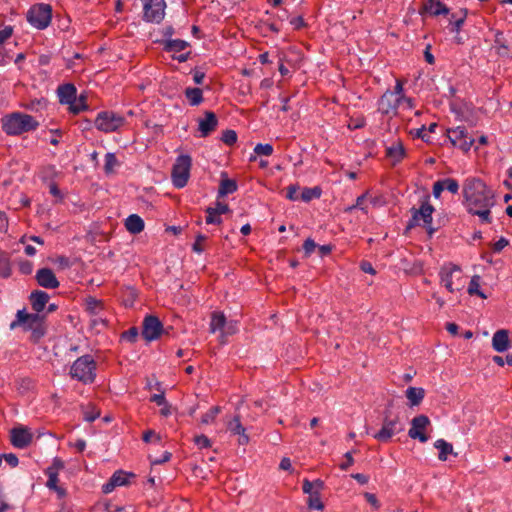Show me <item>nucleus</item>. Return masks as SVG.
<instances>
[{
    "label": "nucleus",
    "mask_w": 512,
    "mask_h": 512,
    "mask_svg": "<svg viewBox=\"0 0 512 512\" xmlns=\"http://www.w3.org/2000/svg\"><path fill=\"white\" fill-rule=\"evenodd\" d=\"M125 227L130 233L138 234L144 229V221L137 214H131L125 220Z\"/></svg>",
    "instance_id": "25"
},
{
    "label": "nucleus",
    "mask_w": 512,
    "mask_h": 512,
    "mask_svg": "<svg viewBox=\"0 0 512 512\" xmlns=\"http://www.w3.org/2000/svg\"><path fill=\"white\" fill-rule=\"evenodd\" d=\"M19 270L22 274L29 275L33 271V263L28 260L21 261L19 263Z\"/></svg>",
    "instance_id": "50"
},
{
    "label": "nucleus",
    "mask_w": 512,
    "mask_h": 512,
    "mask_svg": "<svg viewBox=\"0 0 512 512\" xmlns=\"http://www.w3.org/2000/svg\"><path fill=\"white\" fill-rule=\"evenodd\" d=\"M425 396V390L421 387H409L406 390V397L410 402V406H418Z\"/></svg>",
    "instance_id": "28"
},
{
    "label": "nucleus",
    "mask_w": 512,
    "mask_h": 512,
    "mask_svg": "<svg viewBox=\"0 0 512 512\" xmlns=\"http://www.w3.org/2000/svg\"><path fill=\"white\" fill-rule=\"evenodd\" d=\"M441 284L451 293L465 287V280L460 266L452 263L444 264L439 271Z\"/></svg>",
    "instance_id": "5"
},
{
    "label": "nucleus",
    "mask_w": 512,
    "mask_h": 512,
    "mask_svg": "<svg viewBox=\"0 0 512 512\" xmlns=\"http://www.w3.org/2000/svg\"><path fill=\"white\" fill-rule=\"evenodd\" d=\"M150 400L152 402L156 403L158 406H162L163 404H165L167 402L166 398H165V395H164V392H161L160 394L152 395Z\"/></svg>",
    "instance_id": "61"
},
{
    "label": "nucleus",
    "mask_w": 512,
    "mask_h": 512,
    "mask_svg": "<svg viewBox=\"0 0 512 512\" xmlns=\"http://www.w3.org/2000/svg\"><path fill=\"white\" fill-rule=\"evenodd\" d=\"M57 94L61 104L69 105L75 100L77 90L73 84L67 83L58 87Z\"/></svg>",
    "instance_id": "24"
},
{
    "label": "nucleus",
    "mask_w": 512,
    "mask_h": 512,
    "mask_svg": "<svg viewBox=\"0 0 512 512\" xmlns=\"http://www.w3.org/2000/svg\"><path fill=\"white\" fill-rule=\"evenodd\" d=\"M35 279L38 285L45 289H56L60 285V282L50 268H41L37 270Z\"/></svg>",
    "instance_id": "19"
},
{
    "label": "nucleus",
    "mask_w": 512,
    "mask_h": 512,
    "mask_svg": "<svg viewBox=\"0 0 512 512\" xmlns=\"http://www.w3.org/2000/svg\"><path fill=\"white\" fill-rule=\"evenodd\" d=\"M351 477L353 479H355L358 483H360L361 485H365L368 483L369 481V477L365 474H362V473H354V474H351Z\"/></svg>",
    "instance_id": "63"
},
{
    "label": "nucleus",
    "mask_w": 512,
    "mask_h": 512,
    "mask_svg": "<svg viewBox=\"0 0 512 512\" xmlns=\"http://www.w3.org/2000/svg\"><path fill=\"white\" fill-rule=\"evenodd\" d=\"M493 361L499 366H504L505 363L512 366V354H507L505 359L501 356H494Z\"/></svg>",
    "instance_id": "54"
},
{
    "label": "nucleus",
    "mask_w": 512,
    "mask_h": 512,
    "mask_svg": "<svg viewBox=\"0 0 512 512\" xmlns=\"http://www.w3.org/2000/svg\"><path fill=\"white\" fill-rule=\"evenodd\" d=\"M129 476H134V474H128L123 471H116L111 477L115 482L116 486H123L128 483Z\"/></svg>",
    "instance_id": "41"
},
{
    "label": "nucleus",
    "mask_w": 512,
    "mask_h": 512,
    "mask_svg": "<svg viewBox=\"0 0 512 512\" xmlns=\"http://www.w3.org/2000/svg\"><path fill=\"white\" fill-rule=\"evenodd\" d=\"M308 506L316 510H322L324 508V505L320 500V494H317V491H314V493L309 496Z\"/></svg>",
    "instance_id": "43"
},
{
    "label": "nucleus",
    "mask_w": 512,
    "mask_h": 512,
    "mask_svg": "<svg viewBox=\"0 0 512 512\" xmlns=\"http://www.w3.org/2000/svg\"><path fill=\"white\" fill-rule=\"evenodd\" d=\"M11 275V266L8 257L0 258V276L8 278Z\"/></svg>",
    "instance_id": "44"
},
{
    "label": "nucleus",
    "mask_w": 512,
    "mask_h": 512,
    "mask_svg": "<svg viewBox=\"0 0 512 512\" xmlns=\"http://www.w3.org/2000/svg\"><path fill=\"white\" fill-rule=\"evenodd\" d=\"M509 244L508 240L504 237H501L493 246L494 252H500L503 248H505Z\"/></svg>",
    "instance_id": "62"
},
{
    "label": "nucleus",
    "mask_w": 512,
    "mask_h": 512,
    "mask_svg": "<svg viewBox=\"0 0 512 512\" xmlns=\"http://www.w3.org/2000/svg\"><path fill=\"white\" fill-rule=\"evenodd\" d=\"M171 327L165 329L157 316L147 315L142 322V336L148 341L157 340L161 334H168Z\"/></svg>",
    "instance_id": "9"
},
{
    "label": "nucleus",
    "mask_w": 512,
    "mask_h": 512,
    "mask_svg": "<svg viewBox=\"0 0 512 512\" xmlns=\"http://www.w3.org/2000/svg\"><path fill=\"white\" fill-rule=\"evenodd\" d=\"M405 155L404 147L401 143H394L386 148V156L396 164L400 162Z\"/></svg>",
    "instance_id": "26"
},
{
    "label": "nucleus",
    "mask_w": 512,
    "mask_h": 512,
    "mask_svg": "<svg viewBox=\"0 0 512 512\" xmlns=\"http://www.w3.org/2000/svg\"><path fill=\"white\" fill-rule=\"evenodd\" d=\"M360 269L364 272V273H369L371 275H374L376 274V270L374 269V267L372 266V264L368 261H362L360 263Z\"/></svg>",
    "instance_id": "57"
},
{
    "label": "nucleus",
    "mask_w": 512,
    "mask_h": 512,
    "mask_svg": "<svg viewBox=\"0 0 512 512\" xmlns=\"http://www.w3.org/2000/svg\"><path fill=\"white\" fill-rule=\"evenodd\" d=\"M49 299V295L42 290L33 291L29 297L31 307L37 313H40L44 310Z\"/></svg>",
    "instance_id": "23"
},
{
    "label": "nucleus",
    "mask_w": 512,
    "mask_h": 512,
    "mask_svg": "<svg viewBox=\"0 0 512 512\" xmlns=\"http://www.w3.org/2000/svg\"><path fill=\"white\" fill-rule=\"evenodd\" d=\"M2 129L7 135H20L25 132L36 130L38 121L31 115L14 112L2 118Z\"/></svg>",
    "instance_id": "2"
},
{
    "label": "nucleus",
    "mask_w": 512,
    "mask_h": 512,
    "mask_svg": "<svg viewBox=\"0 0 512 512\" xmlns=\"http://www.w3.org/2000/svg\"><path fill=\"white\" fill-rule=\"evenodd\" d=\"M218 119L214 112L205 111L204 117L198 120V130L201 137L209 136L217 127Z\"/></svg>",
    "instance_id": "20"
},
{
    "label": "nucleus",
    "mask_w": 512,
    "mask_h": 512,
    "mask_svg": "<svg viewBox=\"0 0 512 512\" xmlns=\"http://www.w3.org/2000/svg\"><path fill=\"white\" fill-rule=\"evenodd\" d=\"M238 188V185L234 179L226 178V195L234 193Z\"/></svg>",
    "instance_id": "60"
},
{
    "label": "nucleus",
    "mask_w": 512,
    "mask_h": 512,
    "mask_svg": "<svg viewBox=\"0 0 512 512\" xmlns=\"http://www.w3.org/2000/svg\"><path fill=\"white\" fill-rule=\"evenodd\" d=\"M480 279L479 275H474L470 280L467 291L470 295H478L479 297L486 299L487 296L480 290Z\"/></svg>",
    "instance_id": "34"
},
{
    "label": "nucleus",
    "mask_w": 512,
    "mask_h": 512,
    "mask_svg": "<svg viewBox=\"0 0 512 512\" xmlns=\"http://www.w3.org/2000/svg\"><path fill=\"white\" fill-rule=\"evenodd\" d=\"M443 191H444V187L441 183V180L436 181L433 185V190H432L433 196L438 199V198H440L441 193Z\"/></svg>",
    "instance_id": "59"
},
{
    "label": "nucleus",
    "mask_w": 512,
    "mask_h": 512,
    "mask_svg": "<svg viewBox=\"0 0 512 512\" xmlns=\"http://www.w3.org/2000/svg\"><path fill=\"white\" fill-rule=\"evenodd\" d=\"M321 193H322V190L318 186H315L312 188H304L300 195V199L304 202H309L313 199L320 198Z\"/></svg>",
    "instance_id": "33"
},
{
    "label": "nucleus",
    "mask_w": 512,
    "mask_h": 512,
    "mask_svg": "<svg viewBox=\"0 0 512 512\" xmlns=\"http://www.w3.org/2000/svg\"><path fill=\"white\" fill-rule=\"evenodd\" d=\"M143 4V20L160 23L165 16V0H141Z\"/></svg>",
    "instance_id": "10"
},
{
    "label": "nucleus",
    "mask_w": 512,
    "mask_h": 512,
    "mask_svg": "<svg viewBox=\"0 0 512 512\" xmlns=\"http://www.w3.org/2000/svg\"><path fill=\"white\" fill-rule=\"evenodd\" d=\"M191 158L188 155H181L177 158L172 168V183L180 189L186 186L189 179Z\"/></svg>",
    "instance_id": "8"
},
{
    "label": "nucleus",
    "mask_w": 512,
    "mask_h": 512,
    "mask_svg": "<svg viewBox=\"0 0 512 512\" xmlns=\"http://www.w3.org/2000/svg\"><path fill=\"white\" fill-rule=\"evenodd\" d=\"M116 487L117 486L111 477L110 480L102 486V491L103 493L108 494L111 493Z\"/></svg>",
    "instance_id": "64"
},
{
    "label": "nucleus",
    "mask_w": 512,
    "mask_h": 512,
    "mask_svg": "<svg viewBox=\"0 0 512 512\" xmlns=\"http://www.w3.org/2000/svg\"><path fill=\"white\" fill-rule=\"evenodd\" d=\"M184 94L191 106H198L203 102V92L200 88L187 87Z\"/></svg>",
    "instance_id": "30"
},
{
    "label": "nucleus",
    "mask_w": 512,
    "mask_h": 512,
    "mask_svg": "<svg viewBox=\"0 0 512 512\" xmlns=\"http://www.w3.org/2000/svg\"><path fill=\"white\" fill-rule=\"evenodd\" d=\"M449 11V8L440 1L425 0L419 10V14L421 16H424L425 14H429L430 16H439L447 15L449 14Z\"/></svg>",
    "instance_id": "21"
},
{
    "label": "nucleus",
    "mask_w": 512,
    "mask_h": 512,
    "mask_svg": "<svg viewBox=\"0 0 512 512\" xmlns=\"http://www.w3.org/2000/svg\"><path fill=\"white\" fill-rule=\"evenodd\" d=\"M32 439V433L25 427H15L11 430V443L16 448H26L30 445Z\"/></svg>",
    "instance_id": "18"
},
{
    "label": "nucleus",
    "mask_w": 512,
    "mask_h": 512,
    "mask_svg": "<svg viewBox=\"0 0 512 512\" xmlns=\"http://www.w3.org/2000/svg\"><path fill=\"white\" fill-rule=\"evenodd\" d=\"M353 452L354 451H349V452L345 453V455H344L345 461L339 465L341 470H347L350 466L353 465V463H354V458L352 456Z\"/></svg>",
    "instance_id": "52"
},
{
    "label": "nucleus",
    "mask_w": 512,
    "mask_h": 512,
    "mask_svg": "<svg viewBox=\"0 0 512 512\" xmlns=\"http://www.w3.org/2000/svg\"><path fill=\"white\" fill-rule=\"evenodd\" d=\"M219 332V337H224V312L218 311L212 314V319L210 322V332L215 333Z\"/></svg>",
    "instance_id": "27"
},
{
    "label": "nucleus",
    "mask_w": 512,
    "mask_h": 512,
    "mask_svg": "<svg viewBox=\"0 0 512 512\" xmlns=\"http://www.w3.org/2000/svg\"><path fill=\"white\" fill-rule=\"evenodd\" d=\"M86 101L87 97L85 95L82 94L79 97L76 96L75 100H73V103L68 105L69 111L76 115L82 111L88 110L89 106Z\"/></svg>",
    "instance_id": "32"
},
{
    "label": "nucleus",
    "mask_w": 512,
    "mask_h": 512,
    "mask_svg": "<svg viewBox=\"0 0 512 512\" xmlns=\"http://www.w3.org/2000/svg\"><path fill=\"white\" fill-rule=\"evenodd\" d=\"M434 447L439 450L438 458L441 461H446L449 454L453 453V446L451 443L444 439H438L434 443Z\"/></svg>",
    "instance_id": "31"
},
{
    "label": "nucleus",
    "mask_w": 512,
    "mask_h": 512,
    "mask_svg": "<svg viewBox=\"0 0 512 512\" xmlns=\"http://www.w3.org/2000/svg\"><path fill=\"white\" fill-rule=\"evenodd\" d=\"M153 437L155 438V440H156L157 442H160L161 437H160L159 435L155 434V432H154L153 430H147V431H145V432H144V434H143V441H144V442H146V443H148V442H150V441H151V439H152Z\"/></svg>",
    "instance_id": "58"
},
{
    "label": "nucleus",
    "mask_w": 512,
    "mask_h": 512,
    "mask_svg": "<svg viewBox=\"0 0 512 512\" xmlns=\"http://www.w3.org/2000/svg\"><path fill=\"white\" fill-rule=\"evenodd\" d=\"M100 415V412L96 410L94 407H88L84 411V420L87 422H93L96 420Z\"/></svg>",
    "instance_id": "48"
},
{
    "label": "nucleus",
    "mask_w": 512,
    "mask_h": 512,
    "mask_svg": "<svg viewBox=\"0 0 512 512\" xmlns=\"http://www.w3.org/2000/svg\"><path fill=\"white\" fill-rule=\"evenodd\" d=\"M492 347L496 352L502 353L511 347L509 333L505 329L497 330L492 337Z\"/></svg>",
    "instance_id": "22"
},
{
    "label": "nucleus",
    "mask_w": 512,
    "mask_h": 512,
    "mask_svg": "<svg viewBox=\"0 0 512 512\" xmlns=\"http://www.w3.org/2000/svg\"><path fill=\"white\" fill-rule=\"evenodd\" d=\"M28 23L36 29L47 28L52 19V7L49 4L37 3L32 5L26 14Z\"/></svg>",
    "instance_id": "6"
},
{
    "label": "nucleus",
    "mask_w": 512,
    "mask_h": 512,
    "mask_svg": "<svg viewBox=\"0 0 512 512\" xmlns=\"http://www.w3.org/2000/svg\"><path fill=\"white\" fill-rule=\"evenodd\" d=\"M13 34L12 26H5L3 29H0V44L4 43L7 39H9Z\"/></svg>",
    "instance_id": "53"
},
{
    "label": "nucleus",
    "mask_w": 512,
    "mask_h": 512,
    "mask_svg": "<svg viewBox=\"0 0 512 512\" xmlns=\"http://www.w3.org/2000/svg\"><path fill=\"white\" fill-rule=\"evenodd\" d=\"M125 117L113 111H101L94 121L96 128L102 132L110 133L118 130L125 124Z\"/></svg>",
    "instance_id": "7"
},
{
    "label": "nucleus",
    "mask_w": 512,
    "mask_h": 512,
    "mask_svg": "<svg viewBox=\"0 0 512 512\" xmlns=\"http://www.w3.org/2000/svg\"><path fill=\"white\" fill-rule=\"evenodd\" d=\"M286 197L291 201L300 199V196L298 195V187L296 185L288 186Z\"/></svg>",
    "instance_id": "51"
},
{
    "label": "nucleus",
    "mask_w": 512,
    "mask_h": 512,
    "mask_svg": "<svg viewBox=\"0 0 512 512\" xmlns=\"http://www.w3.org/2000/svg\"><path fill=\"white\" fill-rule=\"evenodd\" d=\"M447 137L453 146L458 147L463 152H468L475 142L473 136L469 135L464 126L448 129Z\"/></svg>",
    "instance_id": "11"
},
{
    "label": "nucleus",
    "mask_w": 512,
    "mask_h": 512,
    "mask_svg": "<svg viewBox=\"0 0 512 512\" xmlns=\"http://www.w3.org/2000/svg\"><path fill=\"white\" fill-rule=\"evenodd\" d=\"M44 316L40 313L29 314L24 309L18 310L16 313V319L10 323V329L14 330L16 327L25 325L26 329H32L34 327L41 326Z\"/></svg>",
    "instance_id": "14"
},
{
    "label": "nucleus",
    "mask_w": 512,
    "mask_h": 512,
    "mask_svg": "<svg viewBox=\"0 0 512 512\" xmlns=\"http://www.w3.org/2000/svg\"><path fill=\"white\" fill-rule=\"evenodd\" d=\"M444 190H448L452 194H457L459 191V184L457 180L453 178H445L441 180Z\"/></svg>",
    "instance_id": "37"
},
{
    "label": "nucleus",
    "mask_w": 512,
    "mask_h": 512,
    "mask_svg": "<svg viewBox=\"0 0 512 512\" xmlns=\"http://www.w3.org/2000/svg\"><path fill=\"white\" fill-rule=\"evenodd\" d=\"M237 142V133L234 130L226 129V145H233Z\"/></svg>",
    "instance_id": "56"
},
{
    "label": "nucleus",
    "mask_w": 512,
    "mask_h": 512,
    "mask_svg": "<svg viewBox=\"0 0 512 512\" xmlns=\"http://www.w3.org/2000/svg\"><path fill=\"white\" fill-rule=\"evenodd\" d=\"M119 166V162L114 153L108 152L105 155L104 171L106 174L114 172L115 168Z\"/></svg>",
    "instance_id": "35"
},
{
    "label": "nucleus",
    "mask_w": 512,
    "mask_h": 512,
    "mask_svg": "<svg viewBox=\"0 0 512 512\" xmlns=\"http://www.w3.org/2000/svg\"><path fill=\"white\" fill-rule=\"evenodd\" d=\"M430 420L426 415H418L411 421V428L408 435L412 439H418L420 442L425 443L428 441V436L422 432L428 425Z\"/></svg>",
    "instance_id": "16"
},
{
    "label": "nucleus",
    "mask_w": 512,
    "mask_h": 512,
    "mask_svg": "<svg viewBox=\"0 0 512 512\" xmlns=\"http://www.w3.org/2000/svg\"><path fill=\"white\" fill-rule=\"evenodd\" d=\"M401 102V97L395 96V93L386 91L378 101V111L384 115L396 113V110Z\"/></svg>",
    "instance_id": "17"
},
{
    "label": "nucleus",
    "mask_w": 512,
    "mask_h": 512,
    "mask_svg": "<svg viewBox=\"0 0 512 512\" xmlns=\"http://www.w3.org/2000/svg\"><path fill=\"white\" fill-rule=\"evenodd\" d=\"M70 375L84 384L93 383L96 378V362L91 355L76 359L70 368Z\"/></svg>",
    "instance_id": "4"
},
{
    "label": "nucleus",
    "mask_w": 512,
    "mask_h": 512,
    "mask_svg": "<svg viewBox=\"0 0 512 512\" xmlns=\"http://www.w3.org/2000/svg\"><path fill=\"white\" fill-rule=\"evenodd\" d=\"M166 52H180L189 46V43L181 39H166L162 41Z\"/></svg>",
    "instance_id": "29"
},
{
    "label": "nucleus",
    "mask_w": 512,
    "mask_h": 512,
    "mask_svg": "<svg viewBox=\"0 0 512 512\" xmlns=\"http://www.w3.org/2000/svg\"><path fill=\"white\" fill-rule=\"evenodd\" d=\"M465 14L458 18V19H455V15L452 14L449 18V24H450V31L453 32V33H456V34H459V31L465 21Z\"/></svg>",
    "instance_id": "38"
},
{
    "label": "nucleus",
    "mask_w": 512,
    "mask_h": 512,
    "mask_svg": "<svg viewBox=\"0 0 512 512\" xmlns=\"http://www.w3.org/2000/svg\"><path fill=\"white\" fill-rule=\"evenodd\" d=\"M86 306H87L88 311H90L93 314H97L98 311L101 309L102 304L100 301L96 300L95 298L89 297L86 300Z\"/></svg>",
    "instance_id": "45"
},
{
    "label": "nucleus",
    "mask_w": 512,
    "mask_h": 512,
    "mask_svg": "<svg viewBox=\"0 0 512 512\" xmlns=\"http://www.w3.org/2000/svg\"><path fill=\"white\" fill-rule=\"evenodd\" d=\"M316 248H317V244L315 243V241L313 239L308 238L304 241L303 250H304L306 257H309L314 252V250Z\"/></svg>",
    "instance_id": "49"
},
{
    "label": "nucleus",
    "mask_w": 512,
    "mask_h": 512,
    "mask_svg": "<svg viewBox=\"0 0 512 512\" xmlns=\"http://www.w3.org/2000/svg\"><path fill=\"white\" fill-rule=\"evenodd\" d=\"M254 153L259 156H270L273 153V146L259 143L254 147Z\"/></svg>",
    "instance_id": "42"
},
{
    "label": "nucleus",
    "mask_w": 512,
    "mask_h": 512,
    "mask_svg": "<svg viewBox=\"0 0 512 512\" xmlns=\"http://www.w3.org/2000/svg\"><path fill=\"white\" fill-rule=\"evenodd\" d=\"M206 240V237L202 234H199L196 238L195 243L192 246V249L196 253H201L203 251V247L201 243Z\"/></svg>",
    "instance_id": "55"
},
{
    "label": "nucleus",
    "mask_w": 512,
    "mask_h": 512,
    "mask_svg": "<svg viewBox=\"0 0 512 512\" xmlns=\"http://www.w3.org/2000/svg\"><path fill=\"white\" fill-rule=\"evenodd\" d=\"M47 475H48V480H47V487L50 488V489H57V483L59 481L58 479V473L57 471H54V468L53 467H49L47 469Z\"/></svg>",
    "instance_id": "40"
},
{
    "label": "nucleus",
    "mask_w": 512,
    "mask_h": 512,
    "mask_svg": "<svg viewBox=\"0 0 512 512\" xmlns=\"http://www.w3.org/2000/svg\"><path fill=\"white\" fill-rule=\"evenodd\" d=\"M138 335V329L136 327H131L122 334V338L127 340L128 342L133 343L137 340Z\"/></svg>",
    "instance_id": "47"
},
{
    "label": "nucleus",
    "mask_w": 512,
    "mask_h": 512,
    "mask_svg": "<svg viewBox=\"0 0 512 512\" xmlns=\"http://www.w3.org/2000/svg\"><path fill=\"white\" fill-rule=\"evenodd\" d=\"M464 204L467 211L481 207H493L494 193L478 178L466 179L463 184Z\"/></svg>",
    "instance_id": "1"
},
{
    "label": "nucleus",
    "mask_w": 512,
    "mask_h": 512,
    "mask_svg": "<svg viewBox=\"0 0 512 512\" xmlns=\"http://www.w3.org/2000/svg\"><path fill=\"white\" fill-rule=\"evenodd\" d=\"M402 430L403 427L399 422V418L396 417L391 419L389 415L386 413L383 420L382 428L377 433H375L373 437L379 440L380 442H387L392 438V436L401 432Z\"/></svg>",
    "instance_id": "13"
},
{
    "label": "nucleus",
    "mask_w": 512,
    "mask_h": 512,
    "mask_svg": "<svg viewBox=\"0 0 512 512\" xmlns=\"http://www.w3.org/2000/svg\"><path fill=\"white\" fill-rule=\"evenodd\" d=\"M224 197V172L220 173L219 184H218V200L216 202L215 207H207L206 208V224H221L222 219L221 215L224 213V204L220 201V199Z\"/></svg>",
    "instance_id": "12"
},
{
    "label": "nucleus",
    "mask_w": 512,
    "mask_h": 512,
    "mask_svg": "<svg viewBox=\"0 0 512 512\" xmlns=\"http://www.w3.org/2000/svg\"><path fill=\"white\" fill-rule=\"evenodd\" d=\"M194 443L200 448H208L211 446L210 439L205 435H197L193 439Z\"/></svg>",
    "instance_id": "46"
},
{
    "label": "nucleus",
    "mask_w": 512,
    "mask_h": 512,
    "mask_svg": "<svg viewBox=\"0 0 512 512\" xmlns=\"http://www.w3.org/2000/svg\"><path fill=\"white\" fill-rule=\"evenodd\" d=\"M242 407H237V413L232 420L226 425V429L232 434L238 435V443L240 445H246L249 441V437L246 434V427L243 422V414L241 412Z\"/></svg>",
    "instance_id": "15"
},
{
    "label": "nucleus",
    "mask_w": 512,
    "mask_h": 512,
    "mask_svg": "<svg viewBox=\"0 0 512 512\" xmlns=\"http://www.w3.org/2000/svg\"><path fill=\"white\" fill-rule=\"evenodd\" d=\"M434 210L433 205L429 201V197L426 196L421 201L419 208H411V219L408 222L407 228L422 226L425 228L429 236H432L438 230V227L433 226L432 223V214Z\"/></svg>",
    "instance_id": "3"
},
{
    "label": "nucleus",
    "mask_w": 512,
    "mask_h": 512,
    "mask_svg": "<svg viewBox=\"0 0 512 512\" xmlns=\"http://www.w3.org/2000/svg\"><path fill=\"white\" fill-rule=\"evenodd\" d=\"M221 412V407L220 406H214L212 407L207 413H205L202 417V420L201 422L203 424H210L212 423L216 416Z\"/></svg>",
    "instance_id": "39"
},
{
    "label": "nucleus",
    "mask_w": 512,
    "mask_h": 512,
    "mask_svg": "<svg viewBox=\"0 0 512 512\" xmlns=\"http://www.w3.org/2000/svg\"><path fill=\"white\" fill-rule=\"evenodd\" d=\"M491 208L492 207H481V208L473 209L468 212L473 215H477L480 218L482 223H491V221H492L491 211H490Z\"/></svg>",
    "instance_id": "36"
}]
</instances>
